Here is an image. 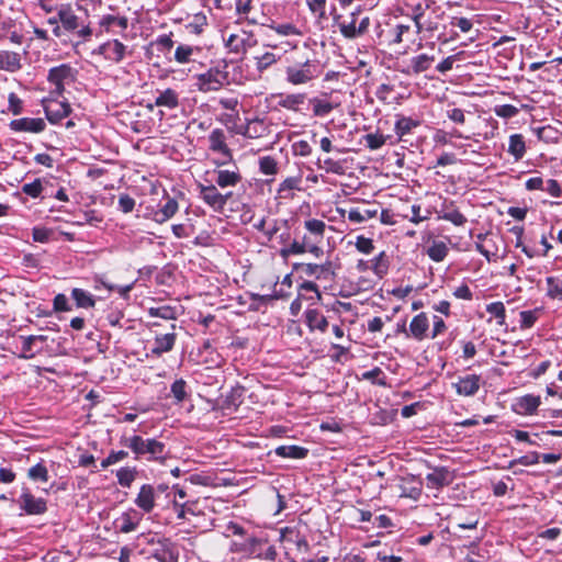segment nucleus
<instances>
[{
    "instance_id": "obj_59",
    "label": "nucleus",
    "mask_w": 562,
    "mask_h": 562,
    "mask_svg": "<svg viewBox=\"0 0 562 562\" xmlns=\"http://www.w3.org/2000/svg\"><path fill=\"white\" fill-rule=\"evenodd\" d=\"M318 168L324 169L326 172L335 173V175H342L344 173V167L340 161H336L331 158H326L323 162V165L318 164Z\"/></svg>"
},
{
    "instance_id": "obj_14",
    "label": "nucleus",
    "mask_w": 562,
    "mask_h": 562,
    "mask_svg": "<svg viewBox=\"0 0 562 562\" xmlns=\"http://www.w3.org/2000/svg\"><path fill=\"white\" fill-rule=\"evenodd\" d=\"M429 318L425 312H420L415 315L408 325V331L406 333V338H412L416 341H423L426 338H429Z\"/></svg>"
},
{
    "instance_id": "obj_57",
    "label": "nucleus",
    "mask_w": 562,
    "mask_h": 562,
    "mask_svg": "<svg viewBox=\"0 0 562 562\" xmlns=\"http://www.w3.org/2000/svg\"><path fill=\"white\" fill-rule=\"evenodd\" d=\"M27 475L31 480L34 481L47 482L49 479L47 468L42 463H37L30 468Z\"/></svg>"
},
{
    "instance_id": "obj_60",
    "label": "nucleus",
    "mask_w": 562,
    "mask_h": 562,
    "mask_svg": "<svg viewBox=\"0 0 562 562\" xmlns=\"http://www.w3.org/2000/svg\"><path fill=\"white\" fill-rule=\"evenodd\" d=\"M192 54H193V48L191 46L179 45L175 52V59L179 64H186V63L190 61Z\"/></svg>"
},
{
    "instance_id": "obj_38",
    "label": "nucleus",
    "mask_w": 562,
    "mask_h": 562,
    "mask_svg": "<svg viewBox=\"0 0 562 562\" xmlns=\"http://www.w3.org/2000/svg\"><path fill=\"white\" fill-rule=\"evenodd\" d=\"M71 297L79 308H92L95 305V300L91 293L83 289L75 288L71 291Z\"/></svg>"
},
{
    "instance_id": "obj_13",
    "label": "nucleus",
    "mask_w": 562,
    "mask_h": 562,
    "mask_svg": "<svg viewBox=\"0 0 562 562\" xmlns=\"http://www.w3.org/2000/svg\"><path fill=\"white\" fill-rule=\"evenodd\" d=\"M43 108L46 119L52 124L59 123L71 112V108L67 101H58L54 99L43 100Z\"/></svg>"
},
{
    "instance_id": "obj_34",
    "label": "nucleus",
    "mask_w": 562,
    "mask_h": 562,
    "mask_svg": "<svg viewBox=\"0 0 562 562\" xmlns=\"http://www.w3.org/2000/svg\"><path fill=\"white\" fill-rule=\"evenodd\" d=\"M274 452L281 458L303 459L307 456L308 449L295 445L279 446L276 448Z\"/></svg>"
},
{
    "instance_id": "obj_27",
    "label": "nucleus",
    "mask_w": 562,
    "mask_h": 562,
    "mask_svg": "<svg viewBox=\"0 0 562 562\" xmlns=\"http://www.w3.org/2000/svg\"><path fill=\"white\" fill-rule=\"evenodd\" d=\"M22 68L21 56L19 53L10 50H0V70L16 72Z\"/></svg>"
},
{
    "instance_id": "obj_3",
    "label": "nucleus",
    "mask_w": 562,
    "mask_h": 562,
    "mask_svg": "<svg viewBox=\"0 0 562 562\" xmlns=\"http://www.w3.org/2000/svg\"><path fill=\"white\" fill-rule=\"evenodd\" d=\"M360 13L361 10L357 9L347 19H344L341 21H339L341 19L340 15L334 18V20L338 24L341 35L345 38L352 40L367 33L370 25V19L369 16H364L358 22Z\"/></svg>"
},
{
    "instance_id": "obj_18",
    "label": "nucleus",
    "mask_w": 562,
    "mask_h": 562,
    "mask_svg": "<svg viewBox=\"0 0 562 562\" xmlns=\"http://www.w3.org/2000/svg\"><path fill=\"white\" fill-rule=\"evenodd\" d=\"M56 13L61 23V27L68 32H74L79 29V18L76 15L70 3H61L56 5Z\"/></svg>"
},
{
    "instance_id": "obj_30",
    "label": "nucleus",
    "mask_w": 562,
    "mask_h": 562,
    "mask_svg": "<svg viewBox=\"0 0 562 562\" xmlns=\"http://www.w3.org/2000/svg\"><path fill=\"white\" fill-rule=\"evenodd\" d=\"M99 25L106 33L113 32L114 26L125 31L128 27V19L126 16L106 14L100 19Z\"/></svg>"
},
{
    "instance_id": "obj_63",
    "label": "nucleus",
    "mask_w": 562,
    "mask_h": 562,
    "mask_svg": "<svg viewBox=\"0 0 562 562\" xmlns=\"http://www.w3.org/2000/svg\"><path fill=\"white\" fill-rule=\"evenodd\" d=\"M537 310L533 311H522L520 312V328L527 329L531 328L537 322Z\"/></svg>"
},
{
    "instance_id": "obj_61",
    "label": "nucleus",
    "mask_w": 562,
    "mask_h": 562,
    "mask_svg": "<svg viewBox=\"0 0 562 562\" xmlns=\"http://www.w3.org/2000/svg\"><path fill=\"white\" fill-rule=\"evenodd\" d=\"M355 246L358 251L369 255L374 250L373 240L371 238L360 235L357 237Z\"/></svg>"
},
{
    "instance_id": "obj_40",
    "label": "nucleus",
    "mask_w": 562,
    "mask_h": 562,
    "mask_svg": "<svg viewBox=\"0 0 562 562\" xmlns=\"http://www.w3.org/2000/svg\"><path fill=\"white\" fill-rule=\"evenodd\" d=\"M547 296L551 300L562 301V277H547Z\"/></svg>"
},
{
    "instance_id": "obj_19",
    "label": "nucleus",
    "mask_w": 562,
    "mask_h": 562,
    "mask_svg": "<svg viewBox=\"0 0 562 562\" xmlns=\"http://www.w3.org/2000/svg\"><path fill=\"white\" fill-rule=\"evenodd\" d=\"M126 49V46L119 40L108 41L99 46V53L102 54L105 59L113 63L122 61L125 57Z\"/></svg>"
},
{
    "instance_id": "obj_47",
    "label": "nucleus",
    "mask_w": 562,
    "mask_h": 562,
    "mask_svg": "<svg viewBox=\"0 0 562 562\" xmlns=\"http://www.w3.org/2000/svg\"><path fill=\"white\" fill-rule=\"evenodd\" d=\"M486 312L496 318L499 326H506V308L503 302H492L486 305Z\"/></svg>"
},
{
    "instance_id": "obj_6",
    "label": "nucleus",
    "mask_w": 562,
    "mask_h": 562,
    "mask_svg": "<svg viewBox=\"0 0 562 562\" xmlns=\"http://www.w3.org/2000/svg\"><path fill=\"white\" fill-rule=\"evenodd\" d=\"M198 188L200 199L215 212L223 211L228 200L232 198L231 192L223 194L213 183H199Z\"/></svg>"
},
{
    "instance_id": "obj_8",
    "label": "nucleus",
    "mask_w": 562,
    "mask_h": 562,
    "mask_svg": "<svg viewBox=\"0 0 562 562\" xmlns=\"http://www.w3.org/2000/svg\"><path fill=\"white\" fill-rule=\"evenodd\" d=\"M304 227L308 233L313 235V237H308V244L306 245V252L312 254L316 258L321 257L324 251L318 246V244L323 240L326 224L325 222L316 218L307 220L304 222Z\"/></svg>"
},
{
    "instance_id": "obj_39",
    "label": "nucleus",
    "mask_w": 562,
    "mask_h": 562,
    "mask_svg": "<svg viewBox=\"0 0 562 562\" xmlns=\"http://www.w3.org/2000/svg\"><path fill=\"white\" fill-rule=\"evenodd\" d=\"M307 244H308L307 236H303L301 241L294 239L289 246L281 248L280 256L283 259H288L291 255L305 254Z\"/></svg>"
},
{
    "instance_id": "obj_51",
    "label": "nucleus",
    "mask_w": 562,
    "mask_h": 562,
    "mask_svg": "<svg viewBox=\"0 0 562 562\" xmlns=\"http://www.w3.org/2000/svg\"><path fill=\"white\" fill-rule=\"evenodd\" d=\"M263 543V540L257 537H248L245 539L243 543L239 544V551L247 553L248 555H254L259 553L258 547Z\"/></svg>"
},
{
    "instance_id": "obj_25",
    "label": "nucleus",
    "mask_w": 562,
    "mask_h": 562,
    "mask_svg": "<svg viewBox=\"0 0 562 562\" xmlns=\"http://www.w3.org/2000/svg\"><path fill=\"white\" fill-rule=\"evenodd\" d=\"M400 496L417 501L422 495L423 484L416 481L414 476L402 479L398 485Z\"/></svg>"
},
{
    "instance_id": "obj_45",
    "label": "nucleus",
    "mask_w": 562,
    "mask_h": 562,
    "mask_svg": "<svg viewBox=\"0 0 562 562\" xmlns=\"http://www.w3.org/2000/svg\"><path fill=\"white\" fill-rule=\"evenodd\" d=\"M301 181H302V179L300 177H289V178L284 179L279 186V189H278L279 195L284 199L290 198L291 191L301 189L300 188Z\"/></svg>"
},
{
    "instance_id": "obj_7",
    "label": "nucleus",
    "mask_w": 562,
    "mask_h": 562,
    "mask_svg": "<svg viewBox=\"0 0 562 562\" xmlns=\"http://www.w3.org/2000/svg\"><path fill=\"white\" fill-rule=\"evenodd\" d=\"M293 269L317 280H333L336 277V266L331 260H326L319 265L299 262L293 265Z\"/></svg>"
},
{
    "instance_id": "obj_53",
    "label": "nucleus",
    "mask_w": 562,
    "mask_h": 562,
    "mask_svg": "<svg viewBox=\"0 0 562 562\" xmlns=\"http://www.w3.org/2000/svg\"><path fill=\"white\" fill-rule=\"evenodd\" d=\"M311 13L318 20L326 19V0H305Z\"/></svg>"
},
{
    "instance_id": "obj_52",
    "label": "nucleus",
    "mask_w": 562,
    "mask_h": 562,
    "mask_svg": "<svg viewBox=\"0 0 562 562\" xmlns=\"http://www.w3.org/2000/svg\"><path fill=\"white\" fill-rule=\"evenodd\" d=\"M259 170L263 175L274 176L278 172V162L271 156H263L259 158Z\"/></svg>"
},
{
    "instance_id": "obj_46",
    "label": "nucleus",
    "mask_w": 562,
    "mask_h": 562,
    "mask_svg": "<svg viewBox=\"0 0 562 562\" xmlns=\"http://www.w3.org/2000/svg\"><path fill=\"white\" fill-rule=\"evenodd\" d=\"M448 247L443 241H434L427 249L428 257L436 262L442 261L448 255Z\"/></svg>"
},
{
    "instance_id": "obj_15",
    "label": "nucleus",
    "mask_w": 562,
    "mask_h": 562,
    "mask_svg": "<svg viewBox=\"0 0 562 562\" xmlns=\"http://www.w3.org/2000/svg\"><path fill=\"white\" fill-rule=\"evenodd\" d=\"M20 508L27 515H43L47 510L44 498L35 497L29 491H24L19 497Z\"/></svg>"
},
{
    "instance_id": "obj_32",
    "label": "nucleus",
    "mask_w": 562,
    "mask_h": 562,
    "mask_svg": "<svg viewBox=\"0 0 562 562\" xmlns=\"http://www.w3.org/2000/svg\"><path fill=\"white\" fill-rule=\"evenodd\" d=\"M526 142L521 134H513L509 136L508 154L512 155L516 161L522 159L526 154Z\"/></svg>"
},
{
    "instance_id": "obj_26",
    "label": "nucleus",
    "mask_w": 562,
    "mask_h": 562,
    "mask_svg": "<svg viewBox=\"0 0 562 562\" xmlns=\"http://www.w3.org/2000/svg\"><path fill=\"white\" fill-rule=\"evenodd\" d=\"M140 519L142 516L135 509H130L116 519V524L121 532L128 533L137 528Z\"/></svg>"
},
{
    "instance_id": "obj_42",
    "label": "nucleus",
    "mask_w": 562,
    "mask_h": 562,
    "mask_svg": "<svg viewBox=\"0 0 562 562\" xmlns=\"http://www.w3.org/2000/svg\"><path fill=\"white\" fill-rule=\"evenodd\" d=\"M266 125L262 120L255 119L247 123L245 130L240 132L241 135L248 138H258L266 132Z\"/></svg>"
},
{
    "instance_id": "obj_10",
    "label": "nucleus",
    "mask_w": 562,
    "mask_h": 562,
    "mask_svg": "<svg viewBox=\"0 0 562 562\" xmlns=\"http://www.w3.org/2000/svg\"><path fill=\"white\" fill-rule=\"evenodd\" d=\"M209 148L223 156V159L215 160L217 167L224 166L233 160V153L226 144V135L222 128H215L209 135Z\"/></svg>"
},
{
    "instance_id": "obj_16",
    "label": "nucleus",
    "mask_w": 562,
    "mask_h": 562,
    "mask_svg": "<svg viewBox=\"0 0 562 562\" xmlns=\"http://www.w3.org/2000/svg\"><path fill=\"white\" fill-rule=\"evenodd\" d=\"M9 126L13 132H26L38 134L46 128V123L41 117H22L12 120Z\"/></svg>"
},
{
    "instance_id": "obj_58",
    "label": "nucleus",
    "mask_w": 562,
    "mask_h": 562,
    "mask_svg": "<svg viewBox=\"0 0 562 562\" xmlns=\"http://www.w3.org/2000/svg\"><path fill=\"white\" fill-rule=\"evenodd\" d=\"M150 316L160 317L164 319H176L177 313L176 310L171 306H160V307H151L148 311Z\"/></svg>"
},
{
    "instance_id": "obj_62",
    "label": "nucleus",
    "mask_w": 562,
    "mask_h": 562,
    "mask_svg": "<svg viewBox=\"0 0 562 562\" xmlns=\"http://www.w3.org/2000/svg\"><path fill=\"white\" fill-rule=\"evenodd\" d=\"M8 110L13 115H19L23 111V101L14 92H11L8 97Z\"/></svg>"
},
{
    "instance_id": "obj_33",
    "label": "nucleus",
    "mask_w": 562,
    "mask_h": 562,
    "mask_svg": "<svg viewBox=\"0 0 562 562\" xmlns=\"http://www.w3.org/2000/svg\"><path fill=\"white\" fill-rule=\"evenodd\" d=\"M304 101V93L281 94L278 105L290 111H299L300 105H302Z\"/></svg>"
},
{
    "instance_id": "obj_28",
    "label": "nucleus",
    "mask_w": 562,
    "mask_h": 562,
    "mask_svg": "<svg viewBox=\"0 0 562 562\" xmlns=\"http://www.w3.org/2000/svg\"><path fill=\"white\" fill-rule=\"evenodd\" d=\"M178 202L172 198H168L166 203L154 212L153 220L158 224H162L170 220L178 212Z\"/></svg>"
},
{
    "instance_id": "obj_29",
    "label": "nucleus",
    "mask_w": 562,
    "mask_h": 562,
    "mask_svg": "<svg viewBox=\"0 0 562 562\" xmlns=\"http://www.w3.org/2000/svg\"><path fill=\"white\" fill-rule=\"evenodd\" d=\"M422 122L411 116L396 115V122L394 124L395 134L402 138L409 134L414 128L420 126Z\"/></svg>"
},
{
    "instance_id": "obj_20",
    "label": "nucleus",
    "mask_w": 562,
    "mask_h": 562,
    "mask_svg": "<svg viewBox=\"0 0 562 562\" xmlns=\"http://www.w3.org/2000/svg\"><path fill=\"white\" fill-rule=\"evenodd\" d=\"M214 175H215V180H214L215 183L222 189L229 188V187H236L243 180L239 168L235 165H234L233 169L214 170Z\"/></svg>"
},
{
    "instance_id": "obj_9",
    "label": "nucleus",
    "mask_w": 562,
    "mask_h": 562,
    "mask_svg": "<svg viewBox=\"0 0 562 562\" xmlns=\"http://www.w3.org/2000/svg\"><path fill=\"white\" fill-rule=\"evenodd\" d=\"M227 80V74L218 68H211L196 76V87L201 92L220 90Z\"/></svg>"
},
{
    "instance_id": "obj_24",
    "label": "nucleus",
    "mask_w": 562,
    "mask_h": 562,
    "mask_svg": "<svg viewBox=\"0 0 562 562\" xmlns=\"http://www.w3.org/2000/svg\"><path fill=\"white\" fill-rule=\"evenodd\" d=\"M135 504L145 513H150L155 507V488L149 484L142 485L135 498Z\"/></svg>"
},
{
    "instance_id": "obj_36",
    "label": "nucleus",
    "mask_w": 562,
    "mask_h": 562,
    "mask_svg": "<svg viewBox=\"0 0 562 562\" xmlns=\"http://www.w3.org/2000/svg\"><path fill=\"white\" fill-rule=\"evenodd\" d=\"M378 213L379 210L376 206L367 209L355 207L348 212V220L353 223H362L368 220L374 218L378 215Z\"/></svg>"
},
{
    "instance_id": "obj_5",
    "label": "nucleus",
    "mask_w": 562,
    "mask_h": 562,
    "mask_svg": "<svg viewBox=\"0 0 562 562\" xmlns=\"http://www.w3.org/2000/svg\"><path fill=\"white\" fill-rule=\"evenodd\" d=\"M148 543L153 546L150 557L159 562H178L179 550L177 546L168 538L151 537Z\"/></svg>"
},
{
    "instance_id": "obj_48",
    "label": "nucleus",
    "mask_w": 562,
    "mask_h": 562,
    "mask_svg": "<svg viewBox=\"0 0 562 562\" xmlns=\"http://www.w3.org/2000/svg\"><path fill=\"white\" fill-rule=\"evenodd\" d=\"M372 270L380 278L387 273L389 260L384 251H381L378 256L373 258Z\"/></svg>"
},
{
    "instance_id": "obj_64",
    "label": "nucleus",
    "mask_w": 562,
    "mask_h": 562,
    "mask_svg": "<svg viewBox=\"0 0 562 562\" xmlns=\"http://www.w3.org/2000/svg\"><path fill=\"white\" fill-rule=\"evenodd\" d=\"M42 190L43 187L40 179H35L33 182L25 183L22 187V192L30 195L31 198H38Z\"/></svg>"
},
{
    "instance_id": "obj_41",
    "label": "nucleus",
    "mask_w": 562,
    "mask_h": 562,
    "mask_svg": "<svg viewBox=\"0 0 562 562\" xmlns=\"http://www.w3.org/2000/svg\"><path fill=\"white\" fill-rule=\"evenodd\" d=\"M435 61L434 56L427 54H420L412 57L411 66L414 74H420L428 70L431 64Z\"/></svg>"
},
{
    "instance_id": "obj_17",
    "label": "nucleus",
    "mask_w": 562,
    "mask_h": 562,
    "mask_svg": "<svg viewBox=\"0 0 562 562\" xmlns=\"http://www.w3.org/2000/svg\"><path fill=\"white\" fill-rule=\"evenodd\" d=\"M482 379L477 374H467L460 376L457 382L452 384L457 394L461 396H473L477 393L481 386Z\"/></svg>"
},
{
    "instance_id": "obj_1",
    "label": "nucleus",
    "mask_w": 562,
    "mask_h": 562,
    "mask_svg": "<svg viewBox=\"0 0 562 562\" xmlns=\"http://www.w3.org/2000/svg\"><path fill=\"white\" fill-rule=\"evenodd\" d=\"M121 445L131 449L135 460L146 458L147 461H160L166 454V445L155 438H143L139 435L123 437Z\"/></svg>"
},
{
    "instance_id": "obj_11",
    "label": "nucleus",
    "mask_w": 562,
    "mask_h": 562,
    "mask_svg": "<svg viewBox=\"0 0 562 562\" xmlns=\"http://www.w3.org/2000/svg\"><path fill=\"white\" fill-rule=\"evenodd\" d=\"M257 44L251 32L241 30L239 33H232L225 40V47L234 54H245Z\"/></svg>"
},
{
    "instance_id": "obj_49",
    "label": "nucleus",
    "mask_w": 562,
    "mask_h": 562,
    "mask_svg": "<svg viewBox=\"0 0 562 562\" xmlns=\"http://www.w3.org/2000/svg\"><path fill=\"white\" fill-rule=\"evenodd\" d=\"M540 405V397L535 395H526L519 400L518 406L524 414H532Z\"/></svg>"
},
{
    "instance_id": "obj_21",
    "label": "nucleus",
    "mask_w": 562,
    "mask_h": 562,
    "mask_svg": "<svg viewBox=\"0 0 562 562\" xmlns=\"http://www.w3.org/2000/svg\"><path fill=\"white\" fill-rule=\"evenodd\" d=\"M438 218L448 221L456 226H463L467 223V217L458 210L454 201L447 199L441 204Z\"/></svg>"
},
{
    "instance_id": "obj_23",
    "label": "nucleus",
    "mask_w": 562,
    "mask_h": 562,
    "mask_svg": "<svg viewBox=\"0 0 562 562\" xmlns=\"http://www.w3.org/2000/svg\"><path fill=\"white\" fill-rule=\"evenodd\" d=\"M451 480L450 471L445 467L436 468L431 473L426 475L427 486L429 488H442L449 485Z\"/></svg>"
},
{
    "instance_id": "obj_2",
    "label": "nucleus",
    "mask_w": 562,
    "mask_h": 562,
    "mask_svg": "<svg viewBox=\"0 0 562 562\" xmlns=\"http://www.w3.org/2000/svg\"><path fill=\"white\" fill-rule=\"evenodd\" d=\"M284 72L286 82L293 86H302L316 79L321 74V68L316 60L306 59L302 63L289 65Z\"/></svg>"
},
{
    "instance_id": "obj_54",
    "label": "nucleus",
    "mask_w": 562,
    "mask_h": 562,
    "mask_svg": "<svg viewBox=\"0 0 562 562\" xmlns=\"http://www.w3.org/2000/svg\"><path fill=\"white\" fill-rule=\"evenodd\" d=\"M386 138V136L378 132L366 134L363 136L367 147L371 150H376L381 148L385 144Z\"/></svg>"
},
{
    "instance_id": "obj_43",
    "label": "nucleus",
    "mask_w": 562,
    "mask_h": 562,
    "mask_svg": "<svg viewBox=\"0 0 562 562\" xmlns=\"http://www.w3.org/2000/svg\"><path fill=\"white\" fill-rule=\"evenodd\" d=\"M280 59V56H277L272 52H266L262 55H258L255 57V66L259 72H263L272 65H274Z\"/></svg>"
},
{
    "instance_id": "obj_22",
    "label": "nucleus",
    "mask_w": 562,
    "mask_h": 562,
    "mask_svg": "<svg viewBox=\"0 0 562 562\" xmlns=\"http://www.w3.org/2000/svg\"><path fill=\"white\" fill-rule=\"evenodd\" d=\"M176 338L177 336L175 333L157 335L150 349V355L160 357L162 353L171 351L175 347Z\"/></svg>"
},
{
    "instance_id": "obj_55",
    "label": "nucleus",
    "mask_w": 562,
    "mask_h": 562,
    "mask_svg": "<svg viewBox=\"0 0 562 562\" xmlns=\"http://www.w3.org/2000/svg\"><path fill=\"white\" fill-rule=\"evenodd\" d=\"M313 104V113L316 116H325L334 110V105L330 102L314 98L311 100Z\"/></svg>"
},
{
    "instance_id": "obj_12",
    "label": "nucleus",
    "mask_w": 562,
    "mask_h": 562,
    "mask_svg": "<svg viewBox=\"0 0 562 562\" xmlns=\"http://www.w3.org/2000/svg\"><path fill=\"white\" fill-rule=\"evenodd\" d=\"M154 104L159 109L176 110L180 105V93L172 88L157 89ZM157 114L162 121L165 112L159 110Z\"/></svg>"
},
{
    "instance_id": "obj_37",
    "label": "nucleus",
    "mask_w": 562,
    "mask_h": 562,
    "mask_svg": "<svg viewBox=\"0 0 562 562\" xmlns=\"http://www.w3.org/2000/svg\"><path fill=\"white\" fill-rule=\"evenodd\" d=\"M262 26L274 31L280 36H300L302 34L293 23L277 24L270 20L268 23H262Z\"/></svg>"
},
{
    "instance_id": "obj_31",
    "label": "nucleus",
    "mask_w": 562,
    "mask_h": 562,
    "mask_svg": "<svg viewBox=\"0 0 562 562\" xmlns=\"http://www.w3.org/2000/svg\"><path fill=\"white\" fill-rule=\"evenodd\" d=\"M21 339H22V351L19 355V358L32 359L35 356V353L38 351V350H34L35 344L37 341H42V342L46 341V336H42V335L21 336Z\"/></svg>"
},
{
    "instance_id": "obj_35",
    "label": "nucleus",
    "mask_w": 562,
    "mask_h": 562,
    "mask_svg": "<svg viewBox=\"0 0 562 562\" xmlns=\"http://www.w3.org/2000/svg\"><path fill=\"white\" fill-rule=\"evenodd\" d=\"M306 323L311 329L326 331L328 327L327 318L317 310H307L305 313Z\"/></svg>"
},
{
    "instance_id": "obj_44",
    "label": "nucleus",
    "mask_w": 562,
    "mask_h": 562,
    "mask_svg": "<svg viewBox=\"0 0 562 562\" xmlns=\"http://www.w3.org/2000/svg\"><path fill=\"white\" fill-rule=\"evenodd\" d=\"M188 384L183 379H177L170 386V393L175 398L176 404L182 403L188 398Z\"/></svg>"
},
{
    "instance_id": "obj_4",
    "label": "nucleus",
    "mask_w": 562,
    "mask_h": 562,
    "mask_svg": "<svg viewBox=\"0 0 562 562\" xmlns=\"http://www.w3.org/2000/svg\"><path fill=\"white\" fill-rule=\"evenodd\" d=\"M78 71L69 64H60L52 67L47 74V81L54 86L53 92L61 97L65 87L76 81Z\"/></svg>"
},
{
    "instance_id": "obj_56",
    "label": "nucleus",
    "mask_w": 562,
    "mask_h": 562,
    "mask_svg": "<svg viewBox=\"0 0 562 562\" xmlns=\"http://www.w3.org/2000/svg\"><path fill=\"white\" fill-rule=\"evenodd\" d=\"M207 25V18L200 12L193 15L192 21L188 24V29L194 34H201Z\"/></svg>"
},
{
    "instance_id": "obj_50",
    "label": "nucleus",
    "mask_w": 562,
    "mask_h": 562,
    "mask_svg": "<svg viewBox=\"0 0 562 562\" xmlns=\"http://www.w3.org/2000/svg\"><path fill=\"white\" fill-rule=\"evenodd\" d=\"M137 471L135 468H121L116 472L117 483L123 487H130L136 477Z\"/></svg>"
}]
</instances>
